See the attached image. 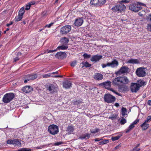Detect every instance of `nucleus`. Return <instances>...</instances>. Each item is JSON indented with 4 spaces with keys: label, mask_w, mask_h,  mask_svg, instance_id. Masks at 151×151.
Segmentation results:
<instances>
[{
    "label": "nucleus",
    "mask_w": 151,
    "mask_h": 151,
    "mask_svg": "<svg viewBox=\"0 0 151 151\" xmlns=\"http://www.w3.org/2000/svg\"><path fill=\"white\" fill-rule=\"evenodd\" d=\"M146 68L143 67L138 68L136 70V74L138 77H143L146 75Z\"/></svg>",
    "instance_id": "nucleus-6"
},
{
    "label": "nucleus",
    "mask_w": 151,
    "mask_h": 151,
    "mask_svg": "<svg viewBox=\"0 0 151 151\" xmlns=\"http://www.w3.org/2000/svg\"><path fill=\"white\" fill-rule=\"evenodd\" d=\"M48 131L50 134L55 135L59 132L58 127L55 125H50L48 127Z\"/></svg>",
    "instance_id": "nucleus-5"
},
{
    "label": "nucleus",
    "mask_w": 151,
    "mask_h": 151,
    "mask_svg": "<svg viewBox=\"0 0 151 151\" xmlns=\"http://www.w3.org/2000/svg\"><path fill=\"white\" fill-rule=\"evenodd\" d=\"M100 85L103 86V87L106 89L110 90L111 89V82L110 81H106L100 84Z\"/></svg>",
    "instance_id": "nucleus-13"
},
{
    "label": "nucleus",
    "mask_w": 151,
    "mask_h": 151,
    "mask_svg": "<svg viewBox=\"0 0 151 151\" xmlns=\"http://www.w3.org/2000/svg\"><path fill=\"white\" fill-rule=\"evenodd\" d=\"M122 135V134H119L116 136L112 137L111 138V139L113 141L117 140L119 139Z\"/></svg>",
    "instance_id": "nucleus-32"
},
{
    "label": "nucleus",
    "mask_w": 151,
    "mask_h": 151,
    "mask_svg": "<svg viewBox=\"0 0 151 151\" xmlns=\"http://www.w3.org/2000/svg\"><path fill=\"white\" fill-rule=\"evenodd\" d=\"M129 1L127 0H122L120 2L122 4H123V3H129Z\"/></svg>",
    "instance_id": "nucleus-51"
},
{
    "label": "nucleus",
    "mask_w": 151,
    "mask_h": 151,
    "mask_svg": "<svg viewBox=\"0 0 151 151\" xmlns=\"http://www.w3.org/2000/svg\"><path fill=\"white\" fill-rule=\"evenodd\" d=\"M99 130V129L98 128H96L95 129L91 131V133H95L98 132Z\"/></svg>",
    "instance_id": "nucleus-43"
},
{
    "label": "nucleus",
    "mask_w": 151,
    "mask_h": 151,
    "mask_svg": "<svg viewBox=\"0 0 151 151\" xmlns=\"http://www.w3.org/2000/svg\"><path fill=\"white\" fill-rule=\"evenodd\" d=\"M26 77L28 78V81H30L36 79L37 77V76L36 74H29L27 75Z\"/></svg>",
    "instance_id": "nucleus-21"
},
{
    "label": "nucleus",
    "mask_w": 151,
    "mask_h": 151,
    "mask_svg": "<svg viewBox=\"0 0 151 151\" xmlns=\"http://www.w3.org/2000/svg\"><path fill=\"white\" fill-rule=\"evenodd\" d=\"M110 91H111L112 92H113L114 93L116 94L118 96H120V94L119 93H118L116 91L114 90L112 88H111L110 89Z\"/></svg>",
    "instance_id": "nucleus-47"
},
{
    "label": "nucleus",
    "mask_w": 151,
    "mask_h": 151,
    "mask_svg": "<svg viewBox=\"0 0 151 151\" xmlns=\"http://www.w3.org/2000/svg\"><path fill=\"white\" fill-rule=\"evenodd\" d=\"M68 48V46L67 45H62L58 46L57 48V50H65Z\"/></svg>",
    "instance_id": "nucleus-30"
},
{
    "label": "nucleus",
    "mask_w": 151,
    "mask_h": 151,
    "mask_svg": "<svg viewBox=\"0 0 151 151\" xmlns=\"http://www.w3.org/2000/svg\"><path fill=\"white\" fill-rule=\"evenodd\" d=\"M126 8L124 5L122 4L120 2L115 6L113 7L111 10L113 12H117L118 13L124 10Z\"/></svg>",
    "instance_id": "nucleus-3"
},
{
    "label": "nucleus",
    "mask_w": 151,
    "mask_h": 151,
    "mask_svg": "<svg viewBox=\"0 0 151 151\" xmlns=\"http://www.w3.org/2000/svg\"><path fill=\"white\" fill-rule=\"evenodd\" d=\"M140 88L136 83H132L130 86V90L133 93H137L139 89Z\"/></svg>",
    "instance_id": "nucleus-10"
},
{
    "label": "nucleus",
    "mask_w": 151,
    "mask_h": 151,
    "mask_svg": "<svg viewBox=\"0 0 151 151\" xmlns=\"http://www.w3.org/2000/svg\"><path fill=\"white\" fill-rule=\"evenodd\" d=\"M28 3L31 6L32 5H34L35 4V2L34 1H30Z\"/></svg>",
    "instance_id": "nucleus-58"
},
{
    "label": "nucleus",
    "mask_w": 151,
    "mask_h": 151,
    "mask_svg": "<svg viewBox=\"0 0 151 151\" xmlns=\"http://www.w3.org/2000/svg\"><path fill=\"white\" fill-rule=\"evenodd\" d=\"M26 7L25 9L26 10H28L30 9L31 6L28 3L26 4Z\"/></svg>",
    "instance_id": "nucleus-42"
},
{
    "label": "nucleus",
    "mask_w": 151,
    "mask_h": 151,
    "mask_svg": "<svg viewBox=\"0 0 151 151\" xmlns=\"http://www.w3.org/2000/svg\"><path fill=\"white\" fill-rule=\"evenodd\" d=\"M129 82L128 78L125 76L118 77L113 79L112 81V85L117 86L120 91H127L129 88L125 85L127 84Z\"/></svg>",
    "instance_id": "nucleus-1"
},
{
    "label": "nucleus",
    "mask_w": 151,
    "mask_h": 151,
    "mask_svg": "<svg viewBox=\"0 0 151 151\" xmlns=\"http://www.w3.org/2000/svg\"><path fill=\"white\" fill-rule=\"evenodd\" d=\"M147 29L148 31L151 32V23L148 24Z\"/></svg>",
    "instance_id": "nucleus-49"
},
{
    "label": "nucleus",
    "mask_w": 151,
    "mask_h": 151,
    "mask_svg": "<svg viewBox=\"0 0 151 151\" xmlns=\"http://www.w3.org/2000/svg\"><path fill=\"white\" fill-rule=\"evenodd\" d=\"M24 7H23L19 9V13L21 15H23L24 14Z\"/></svg>",
    "instance_id": "nucleus-37"
},
{
    "label": "nucleus",
    "mask_w": 151,
    "mask_h": 151,
    "mask_svg": "<svg viewBox=\"0 0 151 151\" xmlns=\"http://www.w3.org/2000/svg\"><path fill=\"white\" fill-rule=\"evenodd\" d=\"M57 48H56V49L55 50H50L47 52V53L52 52H54V51H57Z\"/></svg>",
    "instance_id": "nucleus-60"
},
{
    "label": "nucleus",
    "mask_w": 151,
    "mask_h": 151,
    "mask_svg": "<svg viewBox=\"0 0 151 151\" xmlns=\"http://www.w3.org/2000/svg\"><path fill=\"white\" fill-rule=\"evenodd\" d=\"M82 64L83 66H82V68H83L84 67H90L91 66V65L89 64L88 62H82L81 63V65Z\"/></svg>",
    "instance_id": "nucleus-33"
},
{
    "label": "nucleus",
    "mask_w": 151,
    "mask_h": 151,
    "mask_svg": "<svg viewBox=\"0 0 151 151\" xmlns=\"http://www.w3.org/2000/svg\"><path fill=\"white\" fill-rule=\"evenodd\" d=\"M139 121V119H137L135 120L134 122H133L131 124H133V126H134V125L137 124L138 123Z\"/></svg>",
    "instance_id": "nucleus-50"
},
{
    "label": "nucleus",
    "mask_w": 151,
    "mask_h": 151,
    "mask_svg": "<svg viewBox=\"0 0 151 151\" xmlns=\"http://www.w3.org/2000/svg\"><path fill=\"white\" fill-rule=\"evenodd\" d=\"M101 66L103 68H104L106 67H109V63H108L106 64H102Z\"/></svg>",
    "instance_id": "nucleus-45"
},
{
    "label": "nucleus",
    "mask_w": 151,
    "mask_h": 151,
    "mask_svg": "<svg viewBox=\"0 0 151 151\" xmlns=\"http://www.w3.org/2000/svg\"><path fill=\"white\" fill-rule=\"evenodd\" d=\"M90 5L93 6H99L98 0H91Z\"/></svg>",
    "instance_id": "nucleus-25"
},
{
    "label": "nucleus",
    "mask_w": 151,
    "mask_h": 151,
    "mask_svg": "<svg viewBox=\"0 0 151 151\" xmlns=\"http://www.w3.org/2000/svg\"><path fill=\"white\" fill-rule=\"evenodd\" d=\"M72 85V83L70 81H66L63 83V87L65 88H69Z\"/></svg>",
    "instance_id": "nucleus-18"
},
{
    "label": "nucleus",
    "mask_w": 151,
    "mask_h": 151,
    "mask_svg": "<svg viewBox=\"0 0 151 151\" xmlns=\"http://www.w3.org/2000/svg\"><path fill=\"white\" fill-rule=\"evenodd\" d=\"M31 149L29 148H23L19 149V151H30Z\"/></svg>",
    "instance_id": "nucleus-36"
},
{
    "label": "nucleus",
    "mask_w": 151,
    "mask_h": 151,
    "mask_svg": "<svg viewBox=\"0 0 151 151\" xmlns=\"http://www.w3.org/2000/svg\"><path fill=\"white\" fill-rule=\"evenodd\" d=\"M71 26L67 25L63 27L60 29V32L63 34H66L68 33L71 30Z\"/></svg>",
    "instance_id": "nucleus-8"
},
{
    "label": "nucleus",
    "mask_w": 151,
    "mask_h": 151,
    "mask_svg": "<svg viewBox=\"0 0 151 151\" xmlns=\"http://www.w3.org/2000/svg\"><path fill=\"white\" fill-rule=\"evenodd\" d=\"M90 135L89 134H85L79 137V139H88L90 137Z\"/></svg>",
    "instance_id": "nucleus-29"
},
{
    "label": "nucleus",
    "mask_w": 151,
    "mask_h": 151,
    "mask_svg": "<svg viewBox=\"0 0 151 151\" xmlns=\"http://www.w3.org/2000/svg\"><path fill=\"white\" fill-rule=\"evenodd\" d=\"M15 96L14 94L12 93H9L4 95L2 101L4 103H8L11 101Z\"/></svg>",
    "instance_id": "nucleus-2"
},
{
    "label": "nucleus",
    "mask_w": 151,
    "mask_h": 151,
    "mask_svg": "<svg viewBox=\"0 0 151 151\" xmlns=\"http://www.w3.org/2000/svg\"><path fill=\"white\" fill-rule=\"evenodd\" d=\"M136 83L138 86H139V87L140 88V87L144 86L145 85H146L147 83L144 81L143 80L139 79L137 81V83Z\"/></svg>",
    "instance_id": "nucleus-20"
},
{
    "label": "nucleus",
    "mask_w": 151,
    "mask_h": 151,
    "mask_svg": "<svg viewBox=\"0 0 151 151\" xmlns=\"http://www.w3.org/2000/svg\"><path fill=\"white\" fill-rule=\"evenodd\" d=\"M13 24V22H10V23H8V24H7L6 26H7V27H9V26L11 25H12V24Z\"/></svg>",
    "instance_id": "nucleus-62"
},
{
    "label": "nucleus",
    "mask_w": 151,
    "mask_h": 151,
    "mask_svg": "<svg viewBox=\"0 0 151 151\" xmlns=\"http://www.w3.org/2000/svg\"><path fill=\"white\" fill-rule=\"evenodd\" d=\"M47 89L50 93H53L57 91V88L53 84H50L47 86Z\"/></svg>",
    "instance_id": "nucleus-12"
},
{
    "label": "nucleus",
    "mask_w": 151,
    "mask_h": 151,
    "mask_svg": "<svg viewBox=\"0 0 151 151\" xmlns=\"http://www.w3.org/2000/svg\"><path fill=\"white\" fill-rule=\"evenodd\" d=\"M102 56L101 55H95L93 56L91 59V61L96 62L102 58Z\"/></svg>",
    "instance_id": "nucleus-16"
},
{
    "label": "nucleus",
    "mask_w": 151,
    "mask_h": 151,
    "mask_svg": "<svg viewBox=\"0 0 151 151\" xmlns=\"http://www.w3.org/2000/svg\"><path fill=\"white\" fill-rule=\"evenodd\" d=\"M116 100L115 97L110 94H105L104 97V101L108 103H114Z\"/></svg>",
    "instance_id": "nucleus-4"
},
{
    "label": "nucleus",
    "mask_w": 151,
    "mask_h": 151,
    "mask_svg": "<svg viewBox=\"0 0 151 151\" xmlns=\"http://www.w3.org/2000/svg\"><path fill=\"white\" fill-rule=\"evenodd\" d=\"M81 103V101L80 100H77L74 101V104L75 105H78Z\"/></svg>",
    "instance_id": "nucleus-41"
},
{
    "label": "nucleus",
    "mask_w": 151,
    "mask_h": 151,
    "mask_svg": "<svg viewBox=\"0 0 151 151\" xmlns=\"http://www.w3.org/2000/svg\"><path fill=\"white\" fill-rule=\"evenodd\" d=\"M103 140V138H96L94 139V141L95 142H98L102 140Z\"/></svg>",
    "instance_id": "nucleus-56"
},
{
    "label": "nucleus",
    "mask_w": 151,
    "mask_h": 151,
    "mask_svg": "<svg viewBox=\"0 0 151 151\" xmlns=\"http://www.w3.org/2000/svg\"><path fill=\"white\" fill-rule=\"evenodd\" d=\"M134 127V126H133V124H131L129 127L125 130V132L127 133L130 132Z\"/></svg>",
    "instance_id": "nucleus-31"
},
{
    "label": "nucleus",
    "mask_w": 151,
    "mask_h": 151,
    "mask_svg": "<svg viewBox=\"0 0 151 151\" xmlns=\"http://www.w3.org/2000/svg\"><path fill=\"white\" fill-rule=\"evenodd\" d=\"M140 126L142 128V130H145L147 129L149 127L150 124L144 122L143 123L140 125Z\"/></svg>",
    "instance_id": "nucleus-24"
},
{
    "label": "nucleus",
    "mask_w": 151,
    "mask_h": 151,
    "mask_svg": "<svg viewBox=\"0 0 151 151\" xmlns=\"http://www.w3.org/2000/svg\"><path fill=\"white\" fill-rule=\"evenodd\" d=\"M19 141L17 139H9L7 141V143L9 144L17 145L19 143Z\"/></svg>",
    "instance_id": "nucleus-22"
},
{
    "label": "nucleus",
    "mask_w": 151,
    "mask_h": 151,
    "mask_svg": "<svg viewBox=\"0 0 151 151\" xmlns=\"http://www.w3.org/2000/svg\"><path fill=\"white\" fill-rule=\"evenodd\" d=\"M129 72V68L126 66H122L116 72V74L121 75L124 73H127Z\"/></svg>",
    "instance_id": "nucleus-9"
},
{
    "label": "nucleus",
    "mask_w": 151,
    "mask_h": 151,
    "mask_svg": "<svg viewBox=\"0 0 151 151\" xmlns=\"http://www.w3.org/2000/svg\"><path fill=\"white\" fill-rule=\"evenodd\" d=\"M24 142L22 141H21L19 140V145H24Z\"/></svg>",
    "instance_id": "nucleus-59"
},
{
    "label": "nucleus",
    "mask_w": 151,
    "mask_h": 151,
    "mask_svg": "<svg viewBox=\"0 0 151 151\" xmlns=\"http://www.w3.org/2000/svg\"><path fill=\"white\" fill-rule=\"evenodd\" d=\"M151 121V116H148L147 117L145 122H146V123H148V122H150Z\"/></svg>",
    "instance_id": "nucleus-38"
},
{
    "label": "nucleus",
    "mask_w": 151,
    "mask_h": 151,
    "mask_svg": "<svg viewBox=\"0 0 151 151\" xmlns=\"http://www.w3.org/2000/svg\"><path fill=\"white\" fill-rule=\"evenodd\" d=\"M26 24L25 21H23L21 23V24L23 26Z\"/></svg>",
    "instance_id": "nucleus-64"
},
{
    "label": "nucleus",
    "mask_w": 151,
    "mask_h": 151,
    "mask_svg": "<svg viewBox=\"0 0 151 151\" xmlns=\"http://www.w3.org/2000/svg\"><path fill=\"white\" fill-rule=\"evenodd\" d=\"M14 21L15 22H18L19 21V12H18V15L15 17Z\"/></svg>",
    "instance_id": "nucleus-53"
},
{
    "label": "nucleus",
    "mask_w": 151,
    "mask_h": 151,
    "mask_svg": "<svg viewBox=\"0 0 151 151\" xmlns=\"http://www.w3.org/2000/svg\"><path fill=\"white\" fill-rule=\"evenodd\" d=\"M98 1L99 5L104 4L106 2V0H98Z\"/></svg>",
    "instance_id": "nucleus-39"
},
{
    "label": "nucleus",
    "mask_w": 151,
    "mask_h": 151,
    "mask_svg": "<svg viewBox=\"0 0 151 151\" xmlns=\"http://www.w3.org/2000/svg\"><path fill=\"white\" fill-rule=\"evenodd\" d=\"M53 24V23H51L49 24H47L45 26V27H47L48 28H50Z\"/></svg>",
    "instance_id": "nucleus-55"
},
{
    "label": "nucleus",
    "mask_w": 151,
    "mask_h": 151,
    "mask_svg": "<svg viewBox=\"0 0 151 151\" xmlns=\"http://www.w3.org/2000/svg\"><path fill=\"white\" fill-rule=\"evenodd\" d=\"M74 129V128L73 126H69L67 128V131L68 132L69 134H71L73 132Z\"/></svg>",
    "instance_id": "nucleus-27"
},
{
    "label": "nucleus",
    "mask_w": 151,
    "mask_h": 151,
    "mask_svg": "<svg viewBox=\"0 0 151 151\" xmlns=\"http://www.w3.org/2000/svg\"><path fill=\"white\" fill-rule=\"evenodd\" d=\"M127 122L126 120L124 118L122 119L120 122V124L122 125H123Z\"/></svg>",
    "instance_id": "nucleus-40"
},
{
    "label": "nucleus",
    "mask_w": 151,
    "mask_h": 151,
    "mask_svg": "<svg viewBox=\"0 0 151 151\" xmlns=\"http://www.w3.org/2000/svg\"><path fill=\"white\" fill-rule=\"evenodd\" d=\"M76 64V61H74L70 63V65L71 66L74 67L75 66Z\"/></svg>",
    "instance_id": "nucleus-52"
},
{
    "label": "nucleus",
    "mask_w": 151,
    "mask_h": 151,
    "mask_svg": "<svg viewBox=\"0 0 151 151\" xmlns=\"http://www.w3.org/2000/svg\"><path fill=\"white\" fill-rule=\"evenodd\" d=\"M60 42L63 44H67L69 42V39L67 37H64L61 39Z\"/></svg>",
    "instance_id": "nucleus-28"
},
{
    "label": "nucleus",
    "mask_w": 151,
    "mask_h": 151,
    "mask_svg": "<svg viewBox=\"0 0 151 151\" xmlns=\"http://www.w3.org/2000/svg\"><path fill=\"white\" fill-rule=\"evenodd\" d=\"M109 142V139L104 140L99 142V145H103L106 144Z\"/></svg>",
    "instance_id": "nucleus-35"
},
{
    "label": "nucleus",
    "mask_w": 151,
    "mask_h": 151,
    "mask_svg": "<svg viewBox=\"0 0 151 151\" xmlns=\"http://www.w3.org/2000/svg\"><path fill=\"white\" fill-rule=\"evenodd\" d=\"M45 145H41L39 146H37L35 147V148L36 149H40L43 148H44Z\"/></svg>",
    "instance_id": "nucleus-48"
},
{
    "label": "nucleus",
    "mask_w": 151,
    "mask_h": 151,
    "mask_svg": "<svg viewBox=\"0 0 151 151\" xmlns=\"http://www.w3.org/2000/svg\"><path fill=\"white\" fill-rule=\"evenodd\" d=\"M116 115H114L113 114L112 115H111L109 117V119H111L112 120H114V119H116Z\"/></svg>",
    "instance_id": "nucleus-44"
},
{
    "label": "nucleus",
    "mask_w": 151,
    "mask_h": 151,
    "mask_svg": "<svg viewBox=\"0 0 151 151\" xmlns=\"http://www.w3.org/2000/svg\"><path fill=\"white\" fill-rule=\"evenodd\" d=\"M94 78L96 80L99 81L103 78V76L101 73H97L94 75Z\"/></svg>",
    "instance_id": "nucleus-17"
},
{
    "label": "nucleus",
    "mask_w": 151,
    "mask_h": 151,
    "mask_svg": "<svg viewBox=\"0 0 151 151\" xmlns=\"http://www.w3.org/2000/svg\"><path fill=\"white\" fill-rule=\"evenodd\" d=\"M50 77H61V76H59V75L53 76L52 75H51V74L50 73L46 74H45L43 75H42L43 78H48Z\"/></svg>",
    "instance_id": "nucleus-26"
},
{
    "label": "nucleus",
    "mask_w": 151,
    "mask_h": 151,
    "mask_svg": "<svg viewBox=\"0 0 151 151\" xmlns=\"http://www.w3.org/2000/svg\"><path fill=\"white\" fill-rule=\"evenodd\" d=\"M83 56L85 58H88L91 57V55H88L86 53H84L83 55Z\"/></svg>",
    "instance_id": "nucleus-46"
},
{
    "label": "nucleus",
    "mask_w": 151,
    "mask_h": 151,
    "mask_svg": "<svg viewBox=\"0 0 151 151\" xmlns=\"http://www.w3.org/2000/svg\"><path fill=\"white\" fill-rule=\"evenodd\" d=\"M109 67L114 68L118 65V62L116 60L114 59L111 62L109 63Z\"/></svg>",
    "instance_id": "nucleus-23"
},
{
    "label": "nucleus",
    "mask_w": 151,
    "mask_h": 151,
    "mask_svg": "<svg viewBox=\"0 0 151 151\" xmlns=\"http://www.w3.org/2000/svg\"><path fill=\"white\" fill-rule=\"evenodd\" d=\"M121 111L123 117H124L125 115H127V110L125 108L122 107L121 109Z\"/></svg>",
    "instance_id": "nucleus-34"
},
{
    "label": "nucleus",
    "mask_w": 151,
    "mask_h": 151,
    "mask_svg": "<svg viewBox=\"0 0 151 151\" xmlns=\"http://www.w3.org/2000/svg\"><path fill=\"white\" fill-rule=\"evenodd\" d=\"M63 144V142H57L55 143L54 145L56 146H58L61 145Z\"/></svg>",
    "instance_id": "nucleus-54"
},
{
    "label": "nucleus",
    "mask_w": 151,
    "mask_h": 151,
    "mask_svg": "<svg viewBox=\"0 0 151 151\" xmlns=\"http://www.w3.org/2000/svg\"><path fill=\"white\" fill-rule=\"evenodd\" d=\"M147 103L148 105L151 106V100H149L147 101Z\"/></svg>",
    "instance_id": "nucleus-63"
},
{
    "label": "nucleus",
    "mask_w": 151,
    "mask_h": 151,
    "mask_svg": "<svg viewBox=\"0 0 151 151\" xmlns=\"http://www.w3.org/2000/svg\"><path fill=\"white\" fill-rule=\"evenodd\" d=\"M141 6L138 4V2H133L129 6V9L135 12H138L141 9Z\"/></svg>",
    "instance_id": "nucleus-7"
},
{
    "label": "nucleus",
    "mask_w": 151,
    "mask_h": 151,
    "mask_svg": "<svg viewBox=\"0 0 151 151\" xmlns=\"http://www.w3.org/2000/svg\"><path fill=\"white\" fill-rule=\"evenodd\" d=\"M67 55L65 52H59L55 55L56 58L59 59H64L66 58Z\"/></svg>",
    "instance_id": "nucleus-11"
},
{
    "label": "nucleus",
    "mask_w": 151,
    "mask_h": 151,
    "mask_svg": "<svg viewBox=\"0 0 151 151\" xmlns=\"http://www.w3.org/2000/svg\"><path fill=\"white\" fill-rule=\"evenodd\" d=\"M87 14H89L87 12H85L84 13L83 17L84 18H88V17L87 16Z\"/></svg>",
    "instance_id": "nucleus-57"
},
{
    "label": "nucleus",
    "mask_w": 151,
    "mask_h": 151,
    "mask_svg": "<svg viewBox=\"0 0 151 151\" xmlns=\"http://www.w3.org/2000/svg\"><path fill=\"white\" fill-rule=\"evenodd\" d=\"M126 63H131L132 64H138L139 63V60L137 59L133 58L130 59L128 60Z\"/></svg>",
    "instance_id": "nucleus-19"
},
{
    "label": "nucleus",
    "mask_w": 151,
    "mask_h": 151,
    "mask_svg": "<svg viewBox=\"0 0 151 151\" xmlns=\"http://www.w3.org/2000/svg\"><path fill=\"white\" fill-rule=\"evenodd\" d=\"M147 19H149L151 21V14H150L147 17Z\"/></svg>",
    "instance_id": "nucleus-61"
},
{
    "label": "nucleus",
    "mask_w": 151,
    "mask_h": 151,
    "mask_svg": "<svg viewBox=\"0 0 151 151\" xmlns=\"http://www.w3.org/2000/svg\"><path fill=\"white\" fill-rule=\"evenodd\" d=\"M32 88L29 86H26L22 89V91L24 93H27L31 92L33 90Z\"/></svg>",
    "instance_id": "nucleus-15"
},
{
    "label": "nucleus",
    "mask_w": 151,
    "mask_h": 151,
    "mask_svg": "<svg viewBox=\"0 0 151 151\" xmlns=\"http://www.w3.org/2000/svg\"><path fill=\"white\" fill-rule=\"evenodd\" d=\"M83 22L82 17L79 18L75 19L74 24L75 26L77 27H79L82 25Z\"/></svg>",
    "instance_id": "nucleus-14"
}]
</instances>
